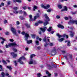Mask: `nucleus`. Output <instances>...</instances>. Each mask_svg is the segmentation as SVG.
<instances>
[{"label":"nucleus","mask_w":77,"mask_h":77,"mask_svg":"<svg viewBox=\"0 0 77 77\" xmlns=\"http://www.w3.org/2000/svg\"><path fill=\"white\" fill-rule=\"evenodd\" d=\"M45 18L47 19L45 20V22L44 23V26H45L48 24L49 23L48 21H50V19H49V17H48L47 16V15L46 14H45Z\"/></svg>","instance_id":"obj_1"},{"label":"nucleus","mask_w":77,"mask_h":77,"mask_svg":"<svg viewBox=\"0 0 77 77\" xmlns=\"http://www.w3.org/2000/svg\"><path fill=\"white\" fill-rule=\"evenodd\" d=\"M18 45H17L16 43L15 42H14L13 43H9L8 44V45H6L5 47L6 48H8V47H18Z\"/></svg>","instance_id":"obj_2"},{"label":"nucleus","mask_w":77,"mask_h":77,"mask_svg":"<svg viewBox=\"0 0 77 77\" xmlns=\"http://www.w3.org/2000/svg\"><path fill=\"white\" fill-rule=\"evenodd\" d=\"M68 24H69V25H71V24H77V20H70L68 22Z\"/></svg>","instance_id":"obj_3"},{"label":"nucleus","mask_w":77,"mask_h":77,"mask_svg":"<svg viewBox=\"0 0 77 77\" xmlns=\"http://www.w3.org/2000/svg\"><path fill=\"white\" fill-rule=\"evenodd\" d=\"M29 21H35V20L36 19V16H35L34 17V19L32 18V15H29Z\"/></svg>","instance_id":"obj_4"},{"label":"nucleus","mask_w":77,"mask_h":77,"mask_svg":"<svg viewBox=\"0 0 77 77\" xmlns=\"http://www.w3.org/2000/svg\"><path fill=\"white\" fill-rule=\"evenodd\" d=\"M51 55L52 56H54L56 54V50L55 48H54L53 50L51 51Z\"/></svg>","instance_id":"obj_5"},{"label":"nucleus","mask_w":77,"mask_h":77,"mask_svg":"<svg viewBox=\"0 0 77 77\" xmlns=\"http://www.w3.org/2000/svg\"><path fill=\"white\" fill-rule=\"evenodd\" d=\"M11 30L12 31L14 35H17V32H16V30L15 28L13 27H11Z\"/></svg>","instance_id":"obj_6"},{"label":"nucleus","mask_w":77,"mask_h":77,"mask_svg":"<svg viewBox=\"0 0 77 77\" xmlns=\"http://www.w3.org/2000/svg\"><path fill=\"white\" fill-rule=\"evenodd\" d=\"M50 6L49 5H47L46 6H44V5H41V7L43 8H44L45 9H48V8H50Z\"/></svg>","instance_id":"obj_7"},{"label":"nucleus","mask_w":77,"mask_h":77,"mask_svg":"<svg viewBox=\"0 0 77 77\" xmlns=\"http://www.w3.org/2000/svg\"><path fill=\"white\" fill-rule=\"evenodd\" d=\"M40 29L42 32H43V33H44V32H45V30H47V27H43V28H40Z\"/></svg>","instance_id":"obj_8"},{"label":"nucleus","mask_w":77,"mask_h":77,"mask_svg":"<svg viewBox=\"0 0 77 77\" xmlns=\"http://www.w3.org/2000/svg\"><path fill=\"white\" fill-rule=\"evenodd\" d=\"M70 34V37L71 38H72L73 36H74V34H75V32H73V31H69Z\"/></svg>","instance_id":"obj_9"},{"label":"nucleus","mask_w":77,"mask_h":77,"mask_svg":"<svg viewBox=\"0 0 77 77\" xmlns=\"http://www.w3.org/2000/svg\"><path fill=\"white\" fill-rule=\"evenodd\" d=\"M21 60H21V58H20L18 60V62L20 63L21 65H24V63L23 62L21 61Z\"/></svg>","instance_id":"obj_10"},{"label":"nucleus","mask_w":77,"mask_h":77,"mask_svg":"<svg viewBox=\"0 0 77 77\" xmlns=\"http://www.w3.org/2000/svg\"><path fill=\"white\" fill-rule=\"evenodd\" d=\"M25 39L26 41V40H27V39H28V38L29 37V34L27 33H25Z\"/></svg>","instance_id":"obj_11"},{"label":"nucleus","mask_w":77,"mask_h":77,"mask_svg":"<svg viewBox=\"0 0 77 77\" xmlns=\"http://www.w3.org/2000/svg\"><path fill=\"white\" fill-rule=\"evenodd\" d=\"M68 11V8L66 6H64V8L61 10L62 11Z\"/></svg>","instance_id":"obj_12"},{"label":"nucleus","mask_w":77,"mask_h":77,"mask_svg":"<svg viewBox=\"0 0 77 77\" xmlns=\"http://www.w3.org/2000/svg\"><path fill=\"white\" fill-rule=\"evenodd\" d=\"M65 42H67V46L68 47H69L71 45V43H70V41L69 40H66L65 41Z\"/></svg>","instance_id":"obj_13"},{"label":"nucleus","mask_w":77,"mask_h":77,"mask_svg":"<svg viewBox=\"0 0 77 77\" xmlns=\"http://www.w3.org/2000/svg\"><path fill=\"white\" fill-rule=\"evenodd\" d=\"M46 74H48V76H43V77H51V74L50 73L48 72H46Z\"/></svg>","instance_id":"obj_14"},{"label":"nucleus","mask_w":77,"mask_h":77,"mask_svg":"<svg viewBox=\"0 0 77 77\" xmlns=\"http://www.w3.org/2000/svg\"><path fill=\"white\" fill-rule=\"evenodd\" d=\"M58 27L61 29H64V26L63 25H62L61 24H60L57 25Z\"/></svg>","instance_id":"obj_15"},{"label":"nucleus","mask_w":77,"mask_h":77,"mask_svg":"<svg viewBox=\"0 0 77 77\" xmlns=\"http://www.w3.org/2000/svg\"><path fill=\"white\" fill-rule=\"evenodd\" d=\"M11 54L13 56V58L15 57H17V55L15 54V53L14 52H12L11 53Z\"/></svg>","instance_id":"obj_16"},{"label":"nucleus","mask_w":77,"mask_h":77,"mask_svg":"<svg viewBox=\"0 0 77 77\" xmlns=\"http://www.w3.org/2000/svg\"><path fill=\"white\" fill-rule=\"evenodd\" d=\"M33 60L32 59H30V61H29V65H31V64H33Z\"/></svg>","instance_id":"obj_17"},{"label":"nucleus","mask_w":77,"mask_h":77,"mask_svg":"<svg viewBox=\"0 0 77 77\" xmlns=\"http://www.w3.org/2000/svg\"><path fill=\"white\" fill-rule=\"evenodd\" d=\"M27 42L28 44H30V43H32V40H27Z\"/></svg>","instance_id":"obj_18"},{"label":"nucleus","mask_w":77,"mask_h":77,"mask_svg":"<svg viewBox=\"0 0 77 77\" xmlns=\"http://www.w3.org/2000/svg\"><path fill=\"white\" fill-rule=\"evenodd\" d=\"M35 56H36V55L34 54H32L30 55V57L31 59H32V58H33V57H35Z\"/></svg>","instance_id":"obj_19"},{"label":"nucleus","mask_w":77,"mask_h":77,"mask_svg":"<svg viewBox=\"0 0 77 77\" xmlns=\"http://www.w3.org/2000/svg\"><path fill=\"white\" fill-rule=\"evenodd\" d=\"M13 1L14 2H18V3H21V1L20 0H16V1L13 0Z\"/></svg>","instance_id":"obj_20"},{"label":"nucleus","mask_w":77,"mask_h":77,"mask_svg":"<svg viewBox=\"0 0 77 77\" xmlns=\"http://www.w3.org/2000/svg\"><path fill=\"white\" fill-rule=\"evenodd\" d=\"M47 67L49 69H51L53 68V66H51L50 65H48Z\"/></svg>","instance_id":"obj_21"},{"label":"nucleus","mask_w":77,"mask_h":77,"mask_svg":"<svg viewBox=\"0 0 77 77\" xmlns=\"http://www.w3.org/2000/svg\"><path fill=\"white\" fill-rule=\"evenodd\" d=\"M68 29H70L71 30H72H72H73V29H74V27H69L68 26Z\"/></svg>","instance_id":"obj_22"},{"label":"nucleus","mask_w":77,"mask_h":77,"mask_svg":"<svg viewBox=\"0 0 77 77\" xmlns=\"http://www.w3.org/2000/svg\"><path fill=\"white\" fill-rule=\"evenodd\" d=\"M37 7L35 5H34L33 7V11H35V9H37Z\"/></svg>","instance_id":"obj_23"},{"label":"nucleus","mask_w":77,"mask_h":77,"mask_svg":"<svg viewBox=\"0 0 77 77\" xmlns=\"http://www.w3.org/2000/svg\"><path fill=\"white\" fill-rule=\"evenodd\" d=\"M41 76H42V75L41 74V73H37V77H41Z\"/></svg>","instance_id":"obj_24"},{"label":"nucleus","mask_w":77,"mask_h":77,"mask_svg":"<svg viewBox=\"0 0 77 77\" xmlns=\"http://www.w3.org/2000/svg\"><path fill=\"white\" fill-rule=\"evenodd\" d=\"M35 42L36 45H38L39 44V42L38 41H35Z\"/></svg>","instance_id":"obj_25"},{"label":"nucleus","mask_w":77,"mask_h":77,"mask_svg":"<svg viewBox=\"0 0 77 77\" xmlns=\"http://www.w3.org/2000/svg\"><path fill=\"white\" fill-rule=\"evenodd\" d=\"M13 50L14 51V52H17V50L15 48H12Z\"/></svg>","instance_id":"obj_26"},{"label":"nucleus","mask_w":77,"mask_h":77,"mask_svg":"<svg viewBox=\"0 0 77 77\" xmlns=\"http://www.w3.org/2000/svg\"><path fill=\"white\" fill-rule=\"evenodd\" d=\"M51 28H52L51 27H50L48 29H47V30H48V32H50V31H51V30H51Z\"/></svg>","instance_id":"obj_27"},{"label":"nucleus","mask_w":77,"mask_h":77,"mask_svg":"<svg viewBox=\"0 0 77 77\" xmlns=\"http://www.w3.org/2000/svg\"><path fill=\"white\" fill-rule=\"evenodd\" d=\"M14 65H15V66H17V64H18V63L17 62V61H14Z\"/></svg>","instance_id":"obj_28"},{"label":"nucleus","mask_w":77,"mask_h":77,"mask_svg":"<svg viewBox=\"0 0 77 77\" xmlns=\"http://www.w3.org/2000/svg\"><path fill=\"white\" fill-rule=\"evenodd\" d=\"M56 35L57 36H58L59 38H61V37H62V36L59 35V34H56Z\"/></svg>","instance_id":"obj_29"},{"label":"nucleus","mask_w":77,"mask_h":77,"mask_svg":"<svg viewBox=\"0 0 77 77\" xmlns=\"http://www.w3.org/2000/svg\"><path fill=\"white\" fill-rule=\"evenodd\" d=\"M77 11H76L75 12H73V11H72L71 12V13L72 15H75V14H76V13L77 12Z\"/></svg>","instance_id":"obj_30"},{"label":"nucleus","mask_w":77,"mask_h":77,"mask_svg":"<svg viewBox=\"0 0 77 77\" xmlns=\"http://www.w3.org/2000/svg\"><path fill=\"white\" fill-rule=\"evenodd\" d=\"M43 41L45 42H47V38H46V36H45V37L44 38H43Z\"/></svg>","instance_id":"obj_31"},{"label":"nucleus","mask_w":77,"mask_h":77,"mask_svg":"<svg viewBox=\"0 0 77 77\" xmlns=\"http://www.w3.org/2000/svg\"><path fill=\"white\" fill-rule=\"evenodd\" d=\"M58 7L59 9H62V6L60 5H58Z\"/></svg>","instance_id":"obj_32"},{"label":"nucleus","mask_w":77,"mask_h":77,"mask_svg":"<svg viewBox=\"0 0 77 77\" xmlns=\"http://www.w3.org/2000/svg\"><path fill=\"white\" fill-rule=\"evenodd\" d=\"M19 18L20 20H24V18L22 16L19 17Z\"/></svg>","instance_id":"obj_33"},{"label":"nucleus","mask_w":77,"mask_h":77,"mask_svg":"<svg viewBox=\"0 0 77 77\" xmlns=\"http://www.w3.org/2000/svg\"><path fill=\"white\" fill-rule=\"evenodd\" d=\"M64 40V38H62L60 39L59 40V42H62V41H63V40Z\"/></svg>","instance_id":"obj_34"},{"label":"nucleus","mask_w":77,"mask_h":77,"mask_svg":"<svg viewBox=\"0 0 77 77\" xmlns=\"http://www.w3.org/2000/svg\"><path fill=\"white\" fill-rule=\"evenodd\" d=\"M13 13L14 14H18V11L15 10V11H13Z\"/></svg>","instance_id":"obj_35"},{"label":"nucleus","mask_w":77,"mask_h":77,"mask_svg":"<svg viewBox=\"0 0 77 77\" xmlns=\"http://www.w3.org/2000/svg\"><path fill=\"white\" fill-rule=\"evenodd\" d=\"M25 26L27 28H29V27H30V25H29L27 23L26 24Z\"/></svg>","instance_id":"obj_36"},{"label":"nucleus","mask_w":77,"mask_h":77,"mask_svg":"<svg viewBox=\"0 0 77 77\" xmlns=\"http://www.w3.org/2000/svg\"><path fill=\"white\" fill-rule=\"evenodd\" d=\"M6 68H8L9 69H12V68L11 67V66H6Z\"/></svg>","instance_id":"obj_37"},{"label":"nucleus","mask_w":77,"mask_h":77,"mask_svg":"<svg viewBox=\"0 0 77 77\" xmlns=\"http://www.w3.org/2000/svg\"><path fill=\"white\" fill-rule=\"evenodd\" d=\"M0 39H2V40L4 41H6V40H5V39H4V38L2 37H0Z\"/></svg>","instance_id":"obj_38"},{"label":"nucleus","mask_w":77,"mask_h":77,"mask_svg":"<svg viewBox=\"0 0 77 77\" xmlns=\"http://www.w3.org/2000/svg\"><path fill=\"white\" fill-rule=\"evenodd\" d=\"M2 62L4 63V64H7V63H6V61H5V60H2Z\"/></svg>","instance_id":"obj_39"},{"label":"nucleus","mask_w":77,"mask_h":77,"mask_svg":"<svg viewBox=\"0 0 77 77\" xmlns=\"http://www.w3.org/2000/svg\"><path fill=\"white\" fill-rule=\"evenodd\" d=\"M63 57H65V59H66L67 60H68V57H67V56L66 55H64L63 56Z\"/></svg>","instance_id":"obj_40"},{"label":"nucleus","mask_w":77,"mask_h":77,"mask_svg":"<svg viewBox=\"0 0 77 77\" xmlns=\"http://www.w3.org/2000/svg\"><path fill=\"white\" fill-rule=\"evenodd\" d=\"M23 15H25V16H27V13H26V12L25 11H23Z\"/></svg>","instance_id":"obj_41"},{"label":"nucleus","mask_w":77,"mask_h":77,"mask_svg":"<svg viewBox=\"0 0 77 77\" xmlns=\"http://www.w3.org/2000/svg\"><path fill=\"white\" fill-rule=\"evenodd\" d=\"M36 17H37V18H39V13H37Z\"/></svg>","instance_id":"obj_42"},{"label":"nucleus","mask_w":77,"mask_h":77,"mask_svg":"<svg viewBox=\"0 0 77 77\" xmlns=\"http://www.w3.org/2000/svg\"><path fill=\"white\" fill-rule=\"evenodd\" d=\"M51 9H49L47 10V12H51Z\"/></svg>","instance_id":"obj_43"},{"label":"nucleus","mask_w":77,"mask_h":77,"mask_svg":"<svg viewBox=\"0 0 77 77\" xmlns=\"http://www.w3.org/2000/svg\"><path fill=\"white\" fill-rule=\"evenodd\" d=\"M69 58L70 59H72V55H69Z\"/></svg>","instance_id":"obj_44"},{"label":"nucleus","mask_w":77,"mask_h":77,"mask_svg":"<svg viewBox=\"0 0 77 77\" xmlns=\"http://www.w3.org/2000/svg\"><path fill=\"white\" fill-rule=\"evenodd\" d=\"M38 24H41L42 23H43V21H41V20H39L38 22Z\"/></svg>","instance_id":"obj_45"},{"label":"nucleus","mask_w":77,"mask_h":77,"mask_svg":"<svg viewBox=\"0 0 77 77\" xmlns=\"http://www.w3.org/2000/svg\"><path fill=\"white\" fill-rule=\"evenodd\" d=\"M20 58H21V60H22V59H23V60L26 59V58H25V57L23 56H22V57H20Z\"/></svg>","instance_id":"obj_46"},{"label":"nucleus","mask_w":77,"mask_h":77,"mask_svg":"<svg viewBox=\"0 0 77 77\" xmlns=\"http://www.w3.org/2000/svg\"><path fill=\"white\" fill-rule=\"evenodd\" d=\"M14 9V10H17V9H18V8L17 7H14L13 8Z\"/></svg>","instance_id":"obj_47"},{"label":"nucleus","mask_w":77,"mask_h":77,"mask_svg":"<svg viewBox=\"0 0 77 77\" xmlns=\"http://www.w3.org/2000/svg\"><path fill=\"white\" fill-rule=\"evenodd\" d=\"M56 17L57 19H59V18H60V16H59V15H57L56 16Z\"/></svg>","instance_id":"obj_48"},{"label":"nucleus","mask_w":77,"mask_h":77,"mask_svg":"<svg viewBox=\"0 0 77 77\" xmlns=\"http://www.w3.org/2000/svg\"><path fill=\"white\" fill-rule=\"evenodd\" d=\"M66 51H62V52L63 54H65V53H66Z\"/></svg>","instance_id":"obj_49"},{"label":"nucleus","mask_w":77,"mask_h":77,"mask_svg":"<svg viewBox=\"0 0 77 77\" xmlns=\"http://www.w3.org/2000/svg\"><path fill=\"white\" fill-rule=\"evenodd\" d=\"M48 45V44L47 43H46L44 45V46L45 47H47V46Z\"/></svg>","instance_id":"obj_50"},{"label":"nucleus","mask_w":77,"mask_h":77,"mask_svg":"<svg viewBox=\"0 0 77 77\" xmlns=\"http://www.w3.org/2000/svg\"><path fill=\"white\" fill-rule=\"evenodd\" d=\"M39 24V23H38V22H37V23H35V25L36 26H38V25Z\"/></svg>","instance_id":"obj_51"},{"label":"nucleus","mask_w":77,"mask_h":77,"mask_svg":"<svg viewBox=\"0 0 77 77\" xmlns=\"http://www.w3.org/2000/svg\"><path fill=\"white\" fill-rule=\"evenodd\" d=\"M17 25H19L20 24V22L18 21H17L16 22Z\"/></svg>","instance_id":"obj_52"},{"label":"nucleus","mask_w":77,"mask_h":77,"mask_svg":"<svg viewBox=\"0 0 77 77\" xmlns=\"http://www.w3.org/2000/svg\"><path fill=\"white\" fill-rule=\"evenodd\" d=\"M0 68L2 70V71H3V67L2 66L0 65Z\"/></svg>","instance_id":"obj_53"},{"label":"nucleus","mask_w":77,"mask_h":77,"mask_svg":"<svg viewBox=\"0 0 77 77\" xmlns=\"http://www.w3.org/2000/svg\"><path fill=\"white\" fill-rule=\"evenodd\" d=\"M50 45L51 46V47L52 46H53V43H50Z\"/></svg>","instance_id":"obj_54"},{"label":"nucleus","mask_w":77,"mask_h":77,"mask_svg":"<svg viewBox=\"0 0 77 77\" xmlns=\"http://www.w3.org/2000/svg\"><path fill=\"white\" fill-rule=\"evenodd\" d=\"M64 18L66 20H68V17H66Z\"/></svg>","instance_id":"obj_55"},{"label":"nucleus","mask_w":77,"mask_h":77,"mask_svg":"<svg viewBox=\"0 0 77 77\" xmlns=\"http://www.w3.org/2000/svg\"><path fill=\"white\" fill-rule=\"evenodd\" d=\"M21 33L23 35H24L25 34V32H22Z\"/></svg>","instance_id":"obj_56"},{"label":"nucleus","mask_w":77,"mask_h":77,"mask_svg":"<svg viewBox=\"0 0 77 77\" xmlns=\"http://www.w3.org/2000/svg\"><path fill=\"white\" fill-rule=\"evenodd\" d=\"M19 13L20 14H23V11L22 10H20V11L19 12Z\"/></svg>","instance_id":"obj_57"},{"label":"nucleus","mask_w":77,"mask_h":77,"mask_svg":"<svg viewBox=\"0 0 77 77\" xmlns=\"http://www.w3.org/2000/svg\"><path fill=\"white\" fill-rule=\"evenodd\" d=\"M5 76H8L9 75V74H8V73H6L5 74Z\"/></svg>","instance_id":"obj_58"},{"label":"nucleus","mask_w":77,"mask_h":77,"mask_svg":"<svg viewBox=\"0 0 77 77\" xmlns=\"http://www.w3.org/2000/svg\"><path fill=\"white\" fill-rule=\"evenodd\" d=\"M35 35H32V38H35Z\"/></svg>","instance_id":"obj_59"},{"label":"nucleus","mask_w":77,"mask_h":77,"mask_svg":"<svg viewBox=\"0 0 77 77\" xmlns=\"http://www.w3.org/2000/svg\"><path fill=\"white\" fill-rule=\"evenodd\" d=\"M37 49H38V50H40V49H41V47L38 46L37 47Z\"/></svg>","instance_id":"obj_60"},{"label":"nucleus","mask_w":77,"mask_h":77,"mask_svg":"<svg viewBox=\"0 0 77 77\" xmlns=\"http://www.w3.org/2000/svg\"><path fill=\"white\" fill-rule=\"evenodd\" d=\"M10 41H11V42H13L14 41V39H9Z\"/></svg>","instance_id":"obj_61"},{"label":"nucleus","mask_w":77,"mask_h":77,"mask_svg":"<svg viewBox=\"0 0 77 77\" xmlns=\"http://www.w3.org/2000/svg\"><path fill=\"white\" fill-rule=\"evenodd\" d=\"M4 24H6L7 23V20H5L4 21Z\"/></svg>","instance_id":"obj_62"},{"label":"nucleus","mask_w":77,"mask_h":77,"mask_svg":"<svg viewBox=\"0 0 77 77\" xmlns=\"http://www.w3.org/2000/svg\"><path fill=\"white\" fill-rule=\"evenodd\" d=\"M7 4H8V5H10V4H11V2H10V1L8 2Z\"/></svg>","instance_id":"obj_63"},{"label":"nucleus","mask_w":77,"mask_h":77,"mask_svg":"<svg viewBox=\"0 0 77 77\" xmlns=\"http://www.w3.org/2000/svg\"><path fill=\"white\" fill-rule=\"evenodd\" d=\"M73 7H74V8H77V5H73Z\"/></svg>","instance_id":"obj_64"}]
</instances>
